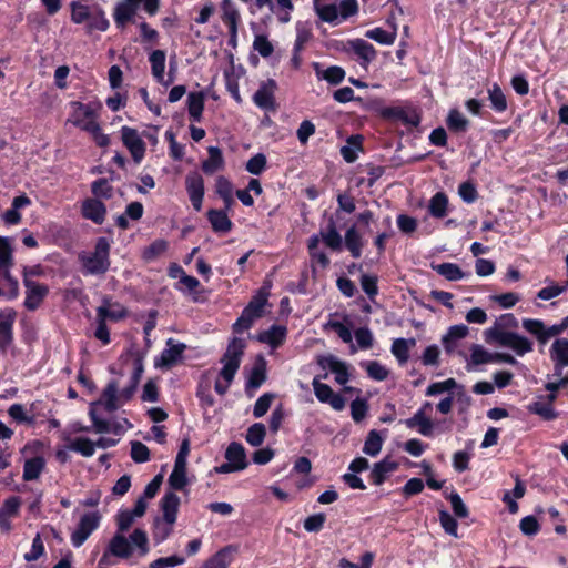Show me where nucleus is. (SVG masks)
<instances>
[{"label":"nucleus","instance_id":"nucleus-1","mask_svg":"<svg viewBox=\"0 0 568 568\" xmlns=\"http://www.w3.org/2000/svg\"><path fill=\"white\" fill-rule=\"evenodd\" d=\"M134 548L140 556L149 552V539L144 530L136 528L129 538L121 532H115L99 560V567L106 568L112 565L113 558L129 559L134 554Z\"/></svg>","mask_w":568,"mask_h":568},{"label":"nucleus","instance_id":"nucleus-2","mask_svg":"<svg viewBox=\"0 0 568 568\" xmlns=\"http://www.w3.org/2000/svg\"><path fill=\"white\" fill-rule=\"evenodd\" d=\"M245 346V341L237 337H234L229 343L226 352L221 358L223 367L220 371V377L223 378L224 383L216 381L214 385L216 393L220 395H224L227 392L232 381L234 379V376L240 368Z\"/></svg>","mask_w":568,"mask_h":568},{"label":"nucleus","instance_id":"nucleus-3","mask_svg":"<svg viewBox=\"0 0 568 568\" xmlns=\"http://www.w3.org/2000/svg\"><path fill=\"white\" fill-rule=\"evenodd\" d=\"M142 372V364L138 363V366L131 378V384L121 390H119V384L116 381L109 382L106 387L102 392L99 403L102 404L108 412H114L118 408H120L122 405H124L132 398L133 394L135 393Z\"/></svg>","mask_w":568,"mask_h":568},{"label":"nucleus","instance_id":"nucleus-4","mask_svg":"<svg viewBox=\"0 0 568 568\" xmlns=\"http://www.w3.org/2000/svg\"><path fill=\"white\" fill-rule=\"evenodd\" d=\"M110 244L106 239L100 237L95 244L94 252L81 254L80 261L87 273L104 274L110 267Z\"/></svg>","mask_w":568,"mask_h":568},{"label":"nucleus","instance_id":"nucleus-5","mask_svg":"<svg viewBox=\"0 0 568 568\" xmlns=\"http://www.w3.org/2000/svg\"><path fill=\"white\" fill-rule=\"evenodd\" d=\"M73 113L71 119L69 120L72 124L80 128L85 132L97 130V113L95 110L89 105L83 104L81 102H72Z\"/></svg>","mask_w":568,"mask_h":568},{"label":"nucleus","instance_id":"nucleus-6","mask_svg":"<svg viewBox=\"0 0 568 568\" xmlns=\"http://www.w3.org/2000/svg\"><path fill=\"white\" fill-rule=\"evenodd\" d=\"M101 520L99 511L84 514L79 521L77 529L71 535V541L74 547H80L89 536L98 528Z\"/></svg>","mask_w":568,"mask_h":568},{"label":"nucleus","instance_id":"nucleus-7","mask_svg":"<svg viewBox=\"0 0 568 568\" xmlns=\"http://www.w3.org/2000/svg\"><path fill=\"white\" fill-rule=\"evenodd\" d=\"M523 327L528 333L535 335L541 344H546L549 338L562 333V326L559 324L546 327L539 320H524Z\"/></svg>","mask_w":568,"mask_h":568},{"label":"nucleus","instance_id":"nucleus-8","mask_svg":"<svg viewBox=\"0 0 568 568\" xmlns=\"http://www.w3.org/2000/svg\"><path fill=\"white\" fill-rule=\"evenodd\" d=\"M123 144L130 151L135 163H140L145 153V144L135 129L123 126L121 130Z\"/></svg>","mask_w":568,"mask_h":568},{"label":"nucleus","instance_id":"nucleus-9","mask_svg":"<svg viewBox=\"0 0 568 568\" xmlns=\"http://www.w3.org/2000/svg\"><path fill=\"white\" fill-rule=\"evenodd\" d=\"M186 191L195 211H201L204 196V181L197 172H191L185 179Z\"/></svg>","mask_w":568,"mask_h":568},{"label":"nucleus","instance_id":"nucleus-10","mask_svg":"<svg viewBox=\"0 0 568 568\" xmlns=\"http://www.w3.org/2000/svg\"><path fill=\"white\" fill-rule=\"evenodd\" d=\"M312 385L320 402L328 403L335 410H342L345 407V399L339 394H335L327 384L314 378Z\"/></svg>","mask_w":568,"mask_h":568},{"label":"nucleus","instance_id":"nucleus-11","mask_svg":"<svg viewBox=\"0 0 568 568\" xmlns=\"http://www.w3.org/2000/svg\"><path fill=\"white\" fill-rule=\"evenodd\" d=\"M276 89V83L274 80L270 79L266 82H263L260 89L254 93L253 100L255 104L264 110H276V103L274 98V91Z\"/></svg>","mask_w":568,"mask_h":568},{"label":"nucleus","instance_id":"nucleus-12","mask_svg":"<svg viewBox=\"0 0 568 568\" xmlns=\"http://www.w3.org/2000/svg\"><path fill=\"white\" fill-rule=\"evenodd\" d=\"M16 318L13 310L0 311V351L6 352L12 342V326Z\"/></svg>","mask_w":568,"mask_h":568},{"label":"nucleus","instance_id":"nucleus-13","mask_svg":"<svg viewBox=\"0 0 568 568\" xmlns=\"http://www.w3.org/2000/svg\"><path fill=\"white\" fill-rule=\"evenodd\" d=\"M550 357L555 362V375L561 376L564 366H568V339L558 338L550 347Z\"/></svg>","mask_w":568,"mask_h":568},{"label":"nucleus","instance_id":"nucleus-14","mask_svg":"<svg viewBox=\"0 0 568 568\" xmlns=\"http://www.w3.org/2000/svg\"><path fill=\"white\" fill-rule=\"evenodd\" d=\"M81 213L83 217L95 224H102L105 220L106 207L99 199H87L82 202Z\"/></svg>","mask_w":568,"mask_h":568},{"label":"nucleus","instance_id":"nucleus-15","mask_svg":"<svg viewBox=\"0 0 568 568\" xmlns=\"http://www.w3.org/2000/svg\"><path fill=\"white\" fill-rule=\"evenodd\" d=\"M24 284L27 287L24 306L30 311H34L40 306L49 290L45 285L29 280H26Z\"/></svg>","mask_w":568,"mask_h":568},{"label":"nucleus","instance_id":"nucleus-16","mask_svg":"<svg viewBox=\"0 0 568 568\" xmlns=\"http://www.w3.org/2000/svg\"><path fill=\"white\" fill-rule=\"evenodd\" d=\"M141 2L142 0H124L115 6L114 21L118 28H124L134 18Z\"/></svg>","mask_w":568,"mask_h":568},{"label":"nucleus","instance_id":"nucleus-17","mask_svg":"<svg viewBox=\"0 0 568 568\" xmlns=\"http://www.w3.org/2000/svg\"><path fill=\"white\" fill-rule=\"evenodd\" d=\"M166 348L162 352L159 362H156V366L160 367H171L173 366L182 356L186 346L183 343H175L172 338L168 339Z\"/></svg>","mask_w":568,"mask_h":568},{"label":"nucleus","instance_id":"nucleus-18","mask_svg":"<svg viewBox=\"0 0 568 568\" xmlns=\"http://www.w3.org/2000/svg\"><path fill=\"white\" fill-rule=\"evenodd\" d=\"M180 506V497L173 493H166L161 500V509L164 521L172 526L176 521V515Z\"/></svg>","mask_w":568,"mask_h":568},{"label":"nucleus","instance_id":"nucleus-19","mask_svg":"<svg viewBox=\"0 0 568 568\" xmlns=\"http://www.w3.org/2000/svg\"><path fill=\"white\" fill-rule=\"evenodd\" d=\"M347 51H353L359 59L363 60L364 65H367L376 57V50L374 47L363 39L348 41Z\"/></svg>","mask_w":568,"mask_h":568},{"label":"nucleus","instance_id":"nucleus-20","mask_svg":"<svg viewBox=\"0 0 568 568\" xmlns=\"http://www.w3.org/2000/svg\"><path fill=\"white\" fill-rule=\"evenodd\" d=\"M235 551L234 546H226L210 557L202 568H227Z\"/></svg>","mask_w":568,"mask_h":568},{"label":"nucleus","instance_id":"nucleus-21","mask_svg":"<svg viewBox=\"0 0 568 568\" xmlns=\"http://www.w3.org/2000/svg\"><path fill=\"white\" fill-rule=\"evenodd\" d=\"M405 425L408 428L418 427V432L424 436H430L433 434L434 424L430 418L426 416L424 409H419L414 416L406 419Z\"/></svg>","mask_w":568,"mask_h":568},{"label":"nucleus","instance_id":"nucleus-22","mask_svg":"<svg viewBox=\"0 0 568 568\" xmlns=\"http://www.w3.org/2000/svg\"><path fill=\"white\" fill-rule=\"evenodd\" d=\"M222 19L229 26L230 34L235 38L237 34V22L240 13L231 0L222 2Z\"/></svg>","mask_w":568,"mask_h":568},{"label":"nucleus","instance_id":"nucleus-23","mask_svg":"<svg viewBox=\"0 0 568 568\" xmlns=\"http://www.w3.org/2000/svg\"><path fill=\"white\" fill-rule=\"evenodd\" d=\"M125 316V310L118 303H111L109 298H103V304L97 308V317L103 320L118 321Z\"/></svg>","mask_w":568,"mask_h":568},{"label":"nucleus","instance_id":"nucleus-24","mask_svg":"<svg viewBox=\"0 0 568 568\" xmlns=\"http://www.w3.org/2000/svg\"><path fill=\"white\" fill-rule=\"evenodd\" d=\"M209 159L202 163V170L206 174H213L216 171L223 169L224 159L222 151L217 146H209Z\"/></svg>","mask_w":568,"mask_h":568},{"label":"nucleus","instance_id":"nucleus-25","mask_svg":"<svg viewBox=\"0 0 568 568\" xmlns=\"http://www.w3.org/2000/svg\"><path fill=\"white\" fill-rule=\"evenodd\" d=\"M207 219L215 232L226 233L232 229V222L224 211L210 210Z\"/></svg>","mask_w":568,"mask_h":568},{"label":"nucleus","instance_id":"nucleus-26","mask_svg":"<svg viewBox=\"0 0 568 568\" xmlns=\"http://www.w3.org/2000/svg\"><path fill=\"white\" fill-rule=\"evenodd\" d=\"M285 335V327L274 325L270 329L261 332L258 334V341L262 343H266L272 347H277L283 343Z\"/></svg>","mask_w":568,"mask_h":568},{"label":"nucleus","instance_id":"nucleus-27","mask_svg":"<svg viewBox=\"0 0 568 568\" xmlns=\"http://www.w3.org/2000/svg\"><path fill=\"white\" fill-rule=\"evenodd\" d=\"M266 379V361L263 357H258L254 364L246 387L258 388Z\"/></svg>","mask_w":568,"mask_h":568},{"label":"nucleus","instance_id":"nucleus-28","mask_svg":"<svg viewBox=\"0 0 568 568\" xmlns=\"http://www.w3.org/2000/svg\"><path fill=\"white\" fill-rule=\"evenodd\" d=\"M45 460L43 457L37 456L24 462L23 466V479L27 481L39 478L40 474L44 469Z\"/></svg>","mask_w":568,"mask_h":568},{"label":"nucleus","instance_id":"nucleus-29","mask_svg":"<svg viewBox=\"0 0 568 568\" xmlns=\"http://www.w3.org/2000/svg\"><path fill=\"white\" fill-rule=\"evenodd\" d=\"M165 59L166 55L163 50H154L149 58L151 63L152 75L160 83H163L164 80Z\"/></svg>","mask_w":568,"mask_h":568},{"label":"nucleus","instance_id":"nucleus-30","mask_svg":"<svg viewBox=\"0 0 568 568\" xmlns=\"http://www.w3.org/2000/svg\"><path fill=\"white\" fill-rule=\"evenodd\" d=\"M204 109V94L202 92H191L187 95V110L191 119L200 122Z\"/></svg>","mask_w":568,"mask_h":568},{"label":"nucleus","instance_id":"nucleus-31","mask_svg":"<svg viewBox=\"0 0 568 568\" xmlns=\"http://www.w3.org/2000/svg\"><path fill=\"white\" fill-rule=\"evenodd\" d=\"M416 344L414 338L405 339L397 338L393 342L392 353L398 359L399 363L404 364L408 361L409 349Z\"/></svg>","mask_w":568,"mask_h":568},{"label":"nucleus","instance_id":"nucleus-32","mask_svg":"<svg viewBox=\"0 0 568 568\" xmlns=\"http://www.w3.org/2000/svg\"><path fill=\"white\" fill-rule=\"evenodd\" d=\"M225 458L233 465H243V469L247 467L245 449L241 444L236 442H233L229 445L225 452Z\"/></svg>","mask_w":568,"mask_h":568},{"label":"nucleus","instance_id":"nucleus-33","mask_svg":"<svg viewBox=\"0 0 568 568\" xmlns=\"http://www.w3.org/2000/svg\"><path fill=\"white\" fill-rule=\"evenodd\" d=\"M314 8L318 17L326 22H333L338 17V7L324 0H314Z\"/></svg>","mask_w":568,"mask_h":568},{"label":"nucleus","instance_id":"nucleus-34","mask_svg":"<svg viewBox=\"0 0 568 568\" xmlns=\"http://www.w3.org/2000/svg\"><path fill=\"white\" fill-rule=\"evenodd\" d=\"M397 468L394 462L382 460L376 463L372 469L371 477L375 485L379 486L384 483L386 475Z\"/></svg>","mask_w":568,"mask_h":568},{"label":"nucleus","instance_id":"nucleus-35","mask_svg":"<svg viewBox=\"0 0 568 568\" xmlns=\"http://www.w3.org/2000/svg\"><path fill=\"white\" fill-rule=\"evenodd\" d=\"M448 206V197L445 193L438 192L436 193L429 201V213L432 216L442 219L446 216Z\"/></svg>","mask_w":568,"mask_h":568},{"label":"nucleus","instance_id":"nucleus-36","mask_svg":"<svg viewBox=\"0 0 568 568\" xmlns=\"http://www.w3.org/2000/svg\"><path fill=\"white\" fill-rule=\"evenodd\" d=\"M321 237L329 248L341 250L342 237L336 230L333 219L329 220L326 231L321 232Z\"/></svg>","mask_w":568,"mask_h":568},{"label":"nucleus","instance_id":"nucleus-37","mask_svg":"<svg viewBox=\"0 0 568 568\" xmlns=\"http://www.w3.org/2000/svg\"><path fill=\"white\" fill-rule=\"evenodd\" d=\"M385 115L400 120L405 124L417 126L419 124V115L414 111L408 112L399 108L387 109Z\"/></svg>","mask_w":568,"mask_h":568},{"label":"nucleus","instance_id":"nucleus-38","mask_svg":"<svg viewBox=\"0 0 568 568\" xmlns=\"http://www.w3.org/2000/svg\"><path fill=\"white\" fill-rule=\"evenodd\" d=\"M507 341L509 344H506L505 346L510 347L518 355H524L532 349L531 342L516 333L510 332Z\"/></svg>","mask_w":568,"mask_h":568},{"label":"nucleus","instance_id":"nucleus-39","mask_svg":"<svg viewBox=\"0 0 568 568\" xmlns=\"http://www.w3.org/2000/svg\"><path fill=\"white\" fill-rule=\"evenodd\" d=\"M362 138L352 135L347 140V144L342 146L341 154L347 163H353L357 159V151L361 150Z\"/></svg>","mask_w":568,"mask_h":568},{"label":"nucleus","instance_id":"nucleus-40","mask_svg":"<svg viewBox=\"0 0 568 568\" xmlns=\"http://www.w3.org/2000/svg\"><path fill=\"white\" fill-rule=\"evenodd\" d=\"M13 264L12 246L8 237L0 236V271L3 273Z\"/></svg>","mask_w":568,"mask_h":568},{"label":"nucleus","instance_id":"nucleus-41","mask_svg":"<svg viewBox=\"0 0 568 568\" xmlns=\"http://www.w3.org/2000/svg\"><path fill=\"white\" fill-rule=\"evenodd\" d=\"M468 334V327L466 325H454L448 329V333L443 337V343L447 352H453V341L462 339Z\"/></svg>","mask_w":568,"mask_h":568},{"label":"nucleus","instance_id":"nucleus-42","mask_svg":"<svg viewBox=\"0 0 568 568\" xmlns=\"http://www.w3.org/2000/svg\"><path fill=\"white\" fill-rule=\"evenodd\" d=\"M488 99L491 103V106L497 112H504L507 109V100L506 95L504 94L503 90L498 84H494L488 90Z\"/></svg>","mask_w":568,"mask_h":568},{"label":"nucleus","instance_id":"nucleus-43","mask_svg":"<svg viewBox=\"0 0 568 568\" xmlns=\"http://www.w3.org/2000/svg\"><path fill=\"white\" fill-rule=\"evenodd\" d=\"M434 270L448 281H458L465 276L460 267L454 263H443L434 266Z\"/></svg>","mask_w":568,"mask_h":568},{"label":"nucleus","instance_id":"nucleus-44","mask_svg":"<svg viewBox=\"0 0 568 568\" xmlns=\"http://www.w3.org/2000/svg\"><path fill=\"white\" fill-rule=\"evenodd\" d=\"M169 485L181 490L186 485V465L174 464L173 471L169 476Z\"/></svg>","mask_w":568,"mask_h":568},{"label":"nucleus","instance_id":"nucleus-45","mask_svg":"<svg viewBox=\"0 0 568 568\" xmlns=\"http://www.w3.org/2000/svg\"><path fill=\"white\" fill-rule=\"evenodd\" d=\"M69 449L80 453L84 457H91L94 454V443L85 437H79L69 444Z\"/></svg>","mask_w":568,"mask_h":568},{"label":"nucleus","instance_id":"nucleus-46","mask_svg":"<svg viewBox=\"0 0 568 568\" xmlns=\"http://www.w3.org/2000/svg\"><path fill=\"white\" fill-rule=\"evenodd\" d=\"M265 435V426L262 423H255L247 429L246 442L250 445L257 447L264 442Z\"/></svg>","mask_w":568,"mask_h":568},{"label":"nucleus","instance_id":"nucleus-47","mask_svg":"<svg viewBox=\"0 0 568 568\" xmlns=\"http://www.w3.org/2000/svg\"><path fill=\"white\" fill-rule=\"evenodd\" d=\"M365 36L381 44H393L396 39V28L392 32H387L382 28H375L368 30Z\"/></svg>","mask_w":568,"mask_h":568},{"label":"nucleus","instance_id":"nucleus-48","mask_svg":"<svg viewBox=\"0 0 568 568\" xmlns=\"http://www.w3.org/2000/svg\"><path fill=\"white\" fill-rule=\"evenodd\" d=\"M382 437L376 430H371L365 440L363 452L368 456H376L382 449Z\"/></svg>","mask_w":568,"mask_h":568},{"label":"nucleus","instance_id":"nucleus-49","mask_svg":"<svg viewBox=\"0 0 568 568\" xmlns=\"http://www.w3.org/2000/svg\"><path fill=\"white\" fill-rule=\"evenodd\" d=\"M345 244L346 247L351 251L353 257L357 258L361 256L362 241L355 227L347 230L345 234Z\"/></svg>","mask_w":568,"mask_h":568},{"label":"nucleus","instance_id":"nucleus-50","mask_svg":"<svg viewBox=\"0 0 568 568\" xmlns=\"http://www.w3.org/2000/svg\"><path fill=\"white\" fill-rule=\"evenodd\" d=\"M109 28V21L104 16V12L98 9L95 12L91 13V17L88 20V30L91 32L92 30L105 31Z\"/></svg>","mask_w":568,"mask_h":568},{"label":"nucleus","instance_id":"nucleus-51","mask_svg":"<svg viewBox=\"0 0 568 568\" xmlns=\"http://www.w3.org/2000/svg\"><path fill=\"white\" fill-rule=\"evenodd\" d=\"M253 49L257 51L263 58H268L274 51L273 44L264 34L255 36L253 41Z\"/></svg>","mask_w":568,"mask_h":568},{"label":"nucleus","instance_id":"nucleus-52","mask_svg":"<svg viewBox=\"0 0 568 568\" xmlns=\"http://www.w3.org/2000/svg\"><path fill=\"white\" fill-rule=\"evenodd\" d=\"M91 191L97 197L110 199L113 195V187L106 179H99L91 185Z\"/></svg>","mask_w":568,"mask_h":568},{"label":"nucleus","instance_id":"nucleus-53","mask_svg":"<svg viewBox=\"0 0 568 568\" xmlns=\"http://www.w3.org/2000/svg\"><path fill=\"white\" fill-rule=\"evenodd\" d=\"M267 302V293L260 292L256 296L252 298L248 305L245 307L247 311L253 314V316L260 318L263 316V307Z\"/></svg>","mask_w":568,"mask_h":568},{"label":"nucleus","instance_id":"nucleus-54","mask_svg":"<svg viewBox=\"0 0 568 568\" xmlns=\"http://www.w3.org/2000/svg\"><path fill=\"white\" fill-rule=\"evenodd\" d=\"M494 362V354L487 352L480 345H473L471 347V363L474 365H481Z\"/></svg>","mask_w":568,"mask_h":568},{"label":"nucleus","instance_id":"nucleus-55","mask_svg":"<svg viewBox=\"0 0 568 568\" xmlns=\"http://www.w3.org/2000/svg\"><path fill=\"white\" fill-rule=\"evenodd\" d=\"M447 125L455 131H465L468 120L457 110H452L447 118Z\"/></svg>","mask_w":568,"mask_h":568},{"label":"nucleus","instance_id":"nucleus-56","mask_svg":"<svg viewBox=\"0 0 568 568\" xmlns=\"http://www.w3.org/2000/svg\"><path fill=\"white\" fill-rule=\"evenodd\" d=\"M131 457L135 463H145L150 459L149 448L141 442L131 443Z\"/></svg>","mask_w":568,"mask_h":568},{"label":"nucleus","instance_id":"nucleus-57","mask_svg":"<svg viewBox=\"0 0 568 568\" xmlns=\"http://www.w3.org/2000/svg\"><path fill=\"white\" fill-rule=\"evenodd\" d=\"M326 515L323 513L308 516L304 520V529L308 532H317L324 527Z\"/></svg>","mask_w":568,"mask_h":568},{"label":"nucleus","instance_id":"nucleus-58","mask_svg":"<svg viewBox=\"0 0 568 568\" xmlns=\"http://www.w3.org/2000/svg\"><path fill=\"white\" fill-rule=\"evenodd\" d=\"M245 168L251 174L260 175L266 168V156L257 153L247 161Z\"/></svg>","mask_w":568,"mask_h":568},{"label":"nucleus","instance_id":"nucleus-59","mask_svg":"<svg viewBox=\"0 0 568 568\" xmlns=\"http://www.w3.org/2000/svg\"><path fill=\"white\" fill-rule=\"evenodd\" d=\"M439 521L444 530L454 536L457 537V521L456 519L447 511V510H439Z\"/></svg>","mask_w":568,"mask_h":568},{"label":"nucleus","instance_id":"nucleus-60","mask_svg":"<svg viewBox=\"0 0 568 568\" xmlns=\"http://www.w3.org/2000/svg\"><path fill=\"white\" fill-rule=\"evenodd\" d=\"M510 332H506L500 329L499 327H491L485 332V337L488 343L496 342L501 346H505L508 343V336Z\"/></svg>","mask_w":568,"mask_h":568},{"label":"nucleus","instance_id":"nucleus-61","mask_svg":"<svg viewBox=\"0 0 568 568\" xmlns=\"http://www.w3.org/2000/svg\"><path fill=\"white\" fill-rule=\"evenodd\" d=\"M71 7V19L74 23H83L84 21H88L91 17L92 12L88 6L73 2Z\"/></svg>","mask_w":568,"mask_h":568},{"label":"nucleus","instance_id":"nucleus-62","mask_svg":"<svg viewBox=\"0 0 568 568\" xmlns=\"http://www.w3.org/2000/svg\"><path fill=\"white\" fill-rule=\"evenodd\" d=\"M368 405L365 399L356 398L351 404L352 418L358 423L363 420L367 414Z\"/></svg>","mask_w":568,"mask_h":568},{"label":"nucleus","instance_id":"nucleus-63","mask_svg":"<svg viewBox=\"0 0 568 568\" xmlns=\"http://www.w3.org/2000/svg\"><path fill=\"white\" fill-rule=\"evenodd\" d=\"M368 376L375 381H385L388 377V371L378 362L372 361L366 366Z\"/></svg>","mask_w":568,"mask_h":568},{"label":"nucleus","instance_id":"nucleus-64","mask_svg":"<svg viewBox=\"0 0 568 568\" xmlns=\"http://www.w3.org/2000/svg\"><path fill=\"white\" fill-rule=\"evenodd\" d=\"M519 528L526 536H535L539 529V523L534 516H526L520 520Z\"/></svg>","mask_w":568,"mask_h":568}]
</instances>
